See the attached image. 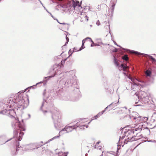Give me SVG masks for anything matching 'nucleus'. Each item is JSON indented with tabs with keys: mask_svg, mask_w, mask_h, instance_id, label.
Listing matches in <instances>:
<instances>
[{
	"mask_svg": "<svg viewBox=\"0 0 156 156\" xmlns=\"http://www.w3.org/2000/svg\"><path fill=\"white\" fill-rule=\"evenodd\" d=\"M60 66L58 64H55L51 68L50 73L51 74V76L45 77L43 81L46 82L51 78L55 76L58 79H61L59 81L58 88L60 89L57 91H60V89L68 87L73 88V90H75L76 94H79L78 82L76 77L72 73L73 71L61 72Z\"/></svg>",
	"mask_w": 156,
	"mask_h": 156,
	"instance_id": "1",
	"label": "nucleus"
},
{
	"mask_svg": "<svg viewBox=\"0 0 156 156\" xmlns=\"http://www.w3.org/2000/svg\"><path fill=\"white\" fill-rule=\"evenodd\" d=\"M12 126L14 129V136L13 138L7 141L4 140L2 142L0 143V144H3L9 141L10 140L12 139L15 140L14 144L16 145L15 147L12 149L11 153L13 156L16 155L18 151L20 154H23V151L24 150V145L23 147H19V141L22 139V137L24 135V133L22 131L25 130V128L24 125H23L19 120H15L12 124Z\"/></svg>",
	"mask_w": 156,
	"mask_h": 156,
	"instance_id": "2",
	"label": "nucleus"
},
{
	"mask_svg": "<svg viewBox=\"0 0 156 156\" xmlns=\"http://www.w3.org/2000/svg\"><path fill=\"white\" fill-rule=\"evenodd\" d=\"M25 102L23 98L22 94H20L19 95H16L14 98L11 97L8 99L7 102L8 104L7 105V106H6L7 108L0 111V114H7L13 117L16 115V113L14 110L12 109H9V108H10L14 106L13 104L14 103L17 105L18 107L21 106L24 104Z\"/></svg>",
	"mask_w": 156,
	"mask_h": 156,
	"instance_id": "3",
	"label": "nucleus"
},
{
	"mask_svg": "<svg viewBox=\"0 0 156 156\" xmlns=\"http://www.w3.org/2000/svg\"><path fill=\"white\" fill-rule=\"evenodd\" d=\"M124 133L127 138L124 141L125 144H127L129 142H131L138 140L143 137L142 135H140L139 133H137L136 136H133V134L134 133V131L133 129L129 130L127 131L124 132Z\"/></svg>",
	"mask_w": 156,
	"mask_h": 156,
	"instance_id": "4",
	"label": "nucleus"
},
{
	"mask_svg": "<svg viewBox=\"0 0 156 156\" xmlns=\"http://www.w3.org/2000/svg\"><path fill=\"white\" fill-rule=\"evenodd\" d=\"M59 2H62L64 3V4L60 5H58L57 6L62 7L64 8L69 7H73L74 9L77 6H81L79 2L76 0H58Z\"/></svg>",
	"mask_w": 156,
	"mask_h": 156,
	"instance_id": "5",
	"label": "nucleus"
},
{
	"mask_svg": "<svg viewBox=\"0 0 156 156\" xmlns=\"http://www.w3.org/2000/svg\"><path fill=\"white\" fill-rule=\"evenodd\" d=\"M128 117H130L131 120L134 119L136 120V122H137L139 121H141V122L138 123L136 126V128L135 129V131H137V129L142 130L143 128L142 122H146L148 120V118L146 117H142L139 115H137V116L134 117L133 116H131L130 115H128Z\"/></svg>",
	"mask_w": 156,
	"mask_h": 156,
	"instance_id": "6",
	"label": "nucleus"
},
{
	"mask_svg": "<svg viewBox=\"0 0 156 156\" xmlns=\"http://www.w3.org/2000/svg\"><path fill=\"white\" fill-rule=\"evenodd\" d=\"M51 112L52 113V118L53 120L55 127L56 129H57L58 125L57 123L58 122L59 119L60 113L58 111L57 108H55L53 111H51Z\"/></svg>",
	"mask_w": 156,
	"mask_h": 156,
	"instance_id": "7",
	"label": "nucleus"
},
{
	"mask_svg": "<svg viewBox=\"0 0 156 156\" xmlns=\"http://www.w3.org/2000/svg\"><path fill=\"white\" fill-rule=\"evenodd\" d=\"M78 123H76L73 126H66L59 132L60 133L64 134L72 132L74 129H76L78 126Z\"/></svg>",
	"mask_w": 156,
	"mask_h": 156,
	"instance_id": "8",
	"label": "nucleus"
},
{
	"mask_svg": "<svg viewBox=\"0 0 156 156\" xmlns=\"http://www.w3.org/2000/svg\"><path fill=\"white\" fill-rule=\"evenodd\" d=\"M127 50L129 51L130 52L133 53L137 55H142L143 56H145L146 57H148L153 62H154L156 64V60L151 55H149L147 54L141 53L134 50H130L129 49H127Z\"/></svg>",
	"mask_w": 156,
	"mask_h": 156,
	"instance_id": "9",
	"label": "nucleus"
},
{
	"mask_svg": "<svg viewBox=\"0 0 156 156\" xmlns=\"http://www.w3.org/2000/svg\"><path fill=\"white\" fill-rule=\"evenodd\" d=\"M46 90L45 89L44 90L43 94L44 96V101H45V102H46V103H47L48 102L46 100L47 99H48L49 97L46 95L47 94L46 92ZM44 101L43 102L42 105L40 108V110L43 112V113L44 115H45L46 114V113L48 112V111L47 110L44 111L42 109V107L44 106Z\"/></svg>",
	"mask_w": 156,
	"mask_h": 156,
	"instance_id": "10",
	"label": "nucleus"
},
{
	"mask_svg": "<svg viewBox=\"0 0 156 156\" xmlns=\"http://www.w3.org/2000/svg\"><path fill=\"white\" fill-rule=\"evenodd\" d=\"M115 5V3H113L112 5L111 6L109 10H108V16L111 17L113 16Z\"/></svg>",
	"mask_w": 156,
	"mask_h": 156,
	"instance_id": "11",
	"label": "nucleus"
},
{
	"mask_svg": "<svg viewBox=\"0 0 156 156\" xmlns=\"http://www.w3.org/2000/svg\"><path fill=\"white\" fill-rule=\"evenodd\" d=\"M63 99L65 101H74L75 100L69 94L66 95L63 97Z\"/></svg>",
	"mask_w": 156,
	"mask_h": 156,
	"instance_id": "12",
	"label": "nucleus"
},
{
	"mask_svg": "<svg viewBox=\"0 0 156 156\" xmlns=\"http://www.w3.org/2000/svg\"><path fill=\"white\" fill-rule=\"evenodd\" d=\"M34 147L32 144L27 145H24V150L28 151L30 150L34 149Z\"/></svg>",
	"mask_w": 156,
	"mask_h": 156,
	"instance_id": "13",
	"label": "nucleus"
},
{
	"mask_svg": "<svg viewBox=\"0 0 156 156\" xmlns=\"http://www.w3.org/2000/svg\"><path fill=\"white\" fill-rule=\"evenodd\" d=\"M42 83H44V85L46 83H44L43 81H41L40 82H38L35 85H34L30 87H28V88H33L34 89L35 88V87L37 86L38 85L39 86H41V84Z\"/></svg>",
	"mask_w": 156,
	"mask_h": 156,
	"instance_id": "14",
	"label": "nucleus"
},
{
	"mask_svg": "<svg viewBox=\"0 0 156 156\" xmlns=\"http://www.w3.org/2000/svg\"><path fill=\"white\" fill-rule=\"evenodd\" d=\"M103 113L102 112H99L95 116L92 118V120H94V119H97L100 116L102 115Z\"/></svg>",
	"mask_w": 156,
	"mask_h": 156,
	"instance_id": "15",
	"label": "nucleus"
},
{
	"mask_svg": "<svg viewBox=\"0 0 156 156\" xmlns=\"http://www.w3.org/2000/svg\"><path fill=\"white\" fill-rule=\"evenodd\" d=\"M121 67L122 70L125 71H127V69L128 68V66L124 65V64H122L121 65Z\"/></svg>",
	"mask_w": 156,
	"mask_h": 156,
	"instance_id": "16",
	"label": "nucleus"
},
{
	"mask_svg": "<svg viewBox=\"0 0 156 156\" xmlns=\"http://www.w3.org/2000/svg\"><path fill=\"white\" fill-rule=\"evenodd\" d=\"M87 39H89L90 40V41L92 42H93V41L90 38V37H87L86 38H85V39H84L82 41V46H84V43H85V41L87 40Z\"/></svg>",
	"mask_w": 156,
	"mask_h": 156,
	"instance_id": "17",
	"label": "nucleus"
},
{
	"mask_svg": "<svg viewBox=\"0 0 156 156\" xmlns=\"http://www.w3.org/2000/svg\"><path fill=\"white\" fill-rule=\"evenodd\" d=\"M77 123H78V125H79L78 127H79L80 128V129H85V128H84L85 127H86V128H87L88 127L87 126H86L84 125H80V124H79L78 122H77Z\"/></svg>",
	"mask_w": 156,
	"mask_h": 156,
	"instance_id": "18",
	"label": "nucleus"
},
{
	"mask_svg": "<svg viewBox=\"0 0 156 156\" xmlns=\"http://www.w3.org/2000/svg\"><path fill=\"white\" fill-rule=\"evenodd\" d=\"M151 74V72L149 70H147L146 71V74L147 76H150Z\"/></svg>",
	"mask_w": 156,
	"mask_h": 156,
	"instance_id": "19",
	"label": "nucleus"
},
{
	"mask_svg": "<svg viewBox=\"0 0 156 156\" xmlns=\"http://www.w3.org/2000/svg\"><path fill=\"white\" fill-rule=\"evenodd\" d=\"M122 59L125 61H127L129 60V57L127 55H125L122 56Z\"/></svg>",
	"mask_w": 156,
	"mask_h": 156,
	"instance_id": "20",
	"label": "nucleus"
},
{
	"mask_svg": "<svg viewBox=\"0 0 156 156\" xmlns=\"http://www.w3.org/2000/svg\"><path fill=\"white\" fill-rule=\"evenodd\" d=\"M114 60L115 65L117 66H119V64L117 61V59L115 56H114Z\"/></svg>",
	"mask_w": 156,
	"mask_h": 156,
	"instance_id": "21",
	"label": "nucleus"
},
{
	"mask_svg": "<svg viewBox=\"0 0 156 156\" xmlns=\"http://www.w3.org/2000/svg\"><path fill=\"white\" fill-rule=\"evenodd\" d=\"M60 134H62V133H59V135L58 136H55L53 137L52 139H50L49 140H48V141L49 142L51 141V140H54L55 139H57V138L59 137H60Z\"/></svg>",
	"mask_w": 156,
	"mask_h": 156,
	"instance_id": "22",
	"label": "nucleus"
},
{
	"mask_svg": "<svg viewBox=\"0 0 156 156\" xmlns=\"http://www.w3.org/2000/svg\"><path fill=\"white\" fill-rule=\"evenodd\" d=\"M119 102V101H118V102H116L115 103H114V102H113V105H111L110 106L112 107V108H111V109L113 108H115V107L117 106L118 105V103Z\"/></svg>",
	"mask_w": 156,
	"mask_h": 156,
	"instance_id": "23",
	"label": "nucleus"
},
{
	"mask_svg": "<svg viewBox=\"0 0 156 156\" xmlns=\"http://www.w3.org/2000/svg\"><path fill=\"white\" fill-rule=\"evenodd\" d=\"M115 44L117 46H118L119 47H120V48H122V50H125L126 51H127V52H129V53H132V52H130L129 51V50H127V49H125V48H123L121 47L119 45H118V44H117V43H116L115 42Z\"/></svg>",
	"mask_w": 156,
	"mask_h": 156,
	"instance_id": "24",
	"label": "nucleus"
},
{
	"mask_svg": "<svg viewBox=\"0 0 156 156\" xmlns=\"http://www.w3.org/2000/svg\"><path fill=\"white\" fill-rule=\"evenodd\" d=\"M74 52V51L73 50H71V49L69 50V57H68V58L70 57L72 55V53Z\"/></svg>",
	"mask_w": 156,
	"mask_h": 156,
	"instance_id": "25",
	"label": "nucleus"
},
{
	"mask_svg": "<svg viewBox=\"0 0 156 156\" xmlns=\"http://www.w3.org/2000/svg\"><path fill=\"white\" fill-rule=\"evenodd\" d=\"M113 105V103H112L111 104H110V105H109L107 107L105 108L104 110L103 111H102V112L104 113L105 112V111L106 110V109L109 107H110L111 105Z\"/></svg>",
	"mask_w": 156,
	"mask_h": 156,
	"instance_id": "26",
	"label": "nucleus"
},
{
	"mask_svg": "<svg viewBox=\"0 0 156 156\" xmlns=\"http://www.w3.org/2000/svg\"><path fill=\"white\" fill-rule=\"evenodd\" d=\"M5 138V137L4 136H0V141H2L1 143L4 141V139ZM0 143H1V142Z\"/></svg>",
	"mask_w": 156,
	"mask_h": 156,
	"instance_id": "27",
	"label": "nucleus"
},
{
	"mask_svg": "<svg viewBox=\"0 0 156 156\" xmlns=\"http://www.w3.org/2000/svg\"><path fill=\"white\" fill-rule=\"evenodd\" d=\"M125 136H120L119 141H119H120L121 140H123Z\"/></svg>",
	"mask_w": 156,
	"mask_h": 156,
	"instance_id": "28",
	"label": "nucleus"
},
{
	"mask_svg": "<svg viewBox=\"0 0 156 156\" xmlns=\"http://www.w3.org/2000/svg\"><path fill=\"white\" fill-rule=\"evenodd\" d=\"M137 80L139 82L143 83H144L145 82L144 80H141L140 79Z\"/></svg>",
	"mask_w": 156,
	"mask_h": 156,
	"instance_id": "29",
	"label": "nucleus"
},
{
	"mask_svg": "<svg viewBox=\"0 0 156 156\" xmlns=\"http://www.w3.org/2000/svg\"><path fill=\"white\" fill-rule=\"evenodd\" d=\"M118 51V49L117 48H115L114 49L112 50V52H116Z\"/></svg>",
	"mask_w": 156,
	"mask_h": 156,
	"instance_id": "30",
	"label": "nucleus"
},
{
	"mask_svg": "<svg viewBox=\"0 0 156 156\" xmlns=\"http://www.w3.org/2000/svg\"><path fill=\"white\" fill-rule=\"evenodd\" d=\"M83 46H82H82L80 48V49L79 50H78V51H80L83 49L85 47H83Z\"/></svg>",
	"mask_w": 156,
	"mask_h": 156,
	"instance_id": "31",
	"label": "nucleus"
},
{
	"mask_svg": "<svg viewBox=\"0 0 156 156\" xmlns=\"http://www.w3.org/2000/svg\"><path fill=\"white\" fill-rule=\"evenodd\" d=\"M96 24L98 25V26H99L100 25V22H99V21L98 20L97 21V22L96 23Z\"/></svg>",
	"mask_w": 156,
	"mask_h": 156,
	"instance_id": "32",
	"label": "nucleus"
},
{
	"mask_svg": "<svg viewBox=\"0 0 156 156\" xmlns=\"http://www.w3.org/2000/svg\"><path fill=\"white\" fill-rule=\"evenodd\" d=\"M68 58L67 57L66 59H65V60H63V61H62L61 62V63L62 65L63 64H64V63H65V62L66 60Z\"/></svg>",
	"mask_w": 156,
	"mask_h": 156,
	"instance_id": "33",
	"label": "nucleus"
},
{
	"mask_svg": "<svg viewBox=\"0 0 156 156\" xmlns=\"http://www.w3.org/2000/svg\"><path fill=\"white\" fill-rule=\"evenodd\" d=\"M100 141H98V142H97V143H96V144L94 146V148H97V144H99V143H100Z\"/></svg>",
	"mask_w": 156,
	"mask_h": 156,
	"instance_id": "34",
	"label": "nucleus"
},
{
	"mask_svg": "<svg viewBox=\"0 0 156 156\" xmlns=\"http://www.w3.org/2000/svg\"><path fill=\"white\" fill-rule=\"evenodd\" d=\"M66 40L67 43H68L69 40V38L67 37V36H66Z\"/></svg>",
	"mask_w": 156,
	"mask_h": 156,
	"instance_id": "35",
	"label": "nucleus"
},
{
	"mask_svg": "<svg viewBox=\"0 0 156 156\" xmlns=\"http://www.w3.org/2000/svg\"><path fill=\"white\" fill-rule=\"evenodd\" d=\"M55 20H57V21L58 22V23H60V24H66V23H59V22H58V19H56Z\"/></svg>",
	"mask_w": 156,
	"mask_h": 156,
	"instance_id": "36",
	"label": "nucleus"
},
{
	"mask_svg": "<svg viewBox=\"0 0 156 156\" xmlns=\"http://www.w3.org/2000/svg\"><path fill=\"white\" fill-rule=\"evenodd\" d=\"M92 43L93 44H94V46H99L98 44H96V43H94V42H93H93H92Z\"/></svg>",
	"mask_w": 156,
	"mask_h": 156,
	"instance_id": "37",
	"label": "nucleus"
},
{
	"mask_svg": "<svg viewBox=\"0 0 156 156\" xmlns=\"http://www.w3.org/2000/svg\"><path fill=\"white\" fill-rule=\"evenodd\" d=\"M73 50L74 51V52L76 51H78V50H77V49L75 47H74V48Z\"/></svg>",
	"mask_w": 156,
	"mask_h": 156,
	"instance_id": "38",
	"label": "nucleus"
},
{
	"mask_svg": "<svg viewBox=\"0 0 156 156\" xmlns=\"http://www.w3.org/2000/svg\"><path fill=\"white\" fill-rule=\"evenodd\" d=\"M43 7L44 8V9L46 10V11L48 12H49L48 11V10H47V9L44 6H43Z\"/></svg>",
	"mask_w": 156,
	"mask_h": 156,
	"instance_id": "39",
	"label": "nucleus"
},
{
	"mask_svg": "<svg viewBox=\"0 0 156 156\" xmlns=\"http://www.w3.org/2000/svg\"><path fill=\"white\" fill-rule=\"evenodd\" d=\"M100 7V6L99 5H98L97 6V9H99Z\"/></svg>",
	"mask_w": 156,
	"mask_h": 156,
	"instance_id": "40",
	"label": "nucleus"
},
{
	"mask_svg": "<svg viewBox=\"0 0 156 156\" xmlns=\"http://www.w3.org/2000/svg\"><path fill=\"white\" fill-rule=\"evenodd\" d=\"M48 13L51 15V16L52 18H53V16L52 15V14L50 12H49Z\"/></svg>",
	"mask_w": 156,
	"mask_h": 156,
	"instance_id": "41",
	"label": "nucleus"
},
{
	"mask_svg": "<svg viewBox=\"0 0 156 156\" xmlns=\"http://www.w3.org/2000/svg\"><path fill=\"white\" fill-rule=\"evenodd\" d=\"M105 89L106 91L107 92H108V88H107H107H105Z\"/></svg>",
	"mask_w": 156,
	"mask_h": 156,
	"instance_id": "42",
	"label": "nucleus"
},
{
	"mask_svg": "<svg viewBox=\"0 0 156 156\" xmlns=\"http://www.w3.org/2000/svg\"><path fill=\"white\" fill-rule=\"evenodd\" d=\"M39 1L40 2L41 4L43 6V4L42 3V2H41V1H40V0H39Z\"/></svg>",
	"mask_w": 156,
	"mask_h": 156,
	"instance_id": "43",
	"label": "nucleus"
},
{
	"mask_svg": "<svg viewBox=\"0 0 156 156\" xmlns=\"http://www.w3.org/2000/svg\"><path fill=\"white\" fill-rule=\"evenodd\" d=\"M94 45V44H93L92 43V44H91L90 45V46L91 47H93V46Z\"/></svg>",
	"mask_w": 156,
	"mask_h": 156,
	"instance_id": "44",
	"label": "nucleus"
},
{
	"mask_svg": "<svg viewBox=\"0 0 156 156\" xmlns=\"http://www.w3.org/2000/svg\"><path fill=\"white\" fill-rule=\"evenodd\" d=\"M119 146H118V148H117V152H118V150H119Z\"/></svg>",
	"mask_w": 156,
	"mask_h": 156,
	"instance_id": "45",
	"label": "nucleus"
},
{
	"mask_svg": "<svg viewBox=\"0 0 156 156\" xmlns=\"http://www.w3.org/2000/svg\"><path fill=\"white\" fill-rule=\"evenodd\" d=\"M148 142H153V141H152V140H149V141H147Z\"/></svg>",
	"mask_w": 156,
	"mask_h": 156,
	"instance_id": "46",
	"label": "nucleus"
},
{
	"mask_svg": "<svg viewBox=\"0 0 156 156\" xmlns=\"http://www.w3.org/2000/svg\"><path fill=\"white\" fill-rule=\"evenodd\" d=\"M128 112H128V113H129H129H130V110H129V109H128Z\"/></svg>",
	"mask_w": 156,
	"mask_h": 156,
	"instance_id": "47",
	"label": "nucleus"
},
{
	"mask_svg": "<svg viewBox=\"0 0 156 156\" xmlns=\"http://www.w3.org/2000/svg\"><path fill=\"white\" fill-rule=\"evenodd\" d=\"M103 152H103H103H102V153L101 154V156H103Z\"/></svg>",
	"mask_w": 156,
	"mask_h": 156,
	"instance_id": "48",
	"label": "nucleus"
},
{
	"mask_svg": "<svg viewBox=\"0 0 156 156\" xmlns=\"http://www.w3.org/2000/svg\"><path fill=\"white\" fill-rule=\"evenodd\" d=\"M27 88L24 91H23V92H25V91H26V90H27ZM22 92H23V91H22Z\"/></svg>",
	"mask_w": 156,
	"mask_h": 156,
	"instance_id": "49",
	"label": "nucleus"
},
{
	"mask_svg": "<svg viewBox=\"0 0 156 156\" xmlns=\"http://www.w3.org/2000/svg\"><path fill=\"white\" fill-rule=\"evenodd\" d=\"M123 73L125 75H126V73Z\"/></svg>",
	"mask_w": 156,
	"mask_h": 156,
	"instance_id": "50",
	"label": "nucleus"
},
{
	"mask_svg": "<svg viewBox=\"0 0 156 156\" xmlns=\"http://www.w3.org/2000/svg\"><path fill=\"white\" fill-rule=\"evenodd\" d=\"M28 116H29V118H30V114H28Z\"/></svg>",
	"mask_w": 156,
	"mask_h": 156,
	"instance_id": "51",
	"label": "nucleus"
},
{
	"mask_svg": "<svg viewBox=\"0 0 156 156\" xmlns=\"http://www.w3.org/2000/svg\"><path fill=\"white\" fill-rule=\"evenodd\" d=\"M153 142H156V140H154Z\"/></svg>",
	"mask_w": 156,
	"mask_h": 156,
	"instance_id": "52",
	"label": "nucleus"
},
{
	"mask_svg": "<svg viewBox=\"0 0 156 156\" xmlns=\"http://www.w3.org/2000/svg\"><path fill=\"white\" fill-rule=\"evenodd\" d=\"M124 108L126 109H127V108L126 107H125Z\"/></svg>",
	"mask_w": 156,
	"mask_h": 156,
	"instance_id": "53",
	"label": "nucleus"
},
{
	"mask_svg": "<svg viewBox=\"0 0 156 156\" xmlns=\"http://www.w3.org/2000/svg\"><path fill=\"white\" fill-rule=\"evenodd\" d=\"M53 18L55 20L56 19L54 18V16H53Z\"/></svg>",
	"mask_w": 156,
	"mask_h": 156,
	"instance_id": "54",
	"label": "nucleus"
},
{
	"mask_svg": "<svg viewBox=\"0 0 156 156\" xmlns=\"http://www.w3.org/2000/svg\"><path fill=\"white\" fill-rule=\"evenodd\" d=\"M67 43H67V41H66V42L65 43V44L66 45Z\"/></svg>",
	"mask_w": 156,
	"mask_h": 156,
	"instance_id": "55",
	"label": "nucleus"
},
{
	"mask_svg": "<svg viewBox=\"0 0 156 156\" xmlns=\"http://www.w3.org/2000/svg\"><path fill=\"white\" fill-rule=\"evenodd\" d=\"M65 45H63L62 47V48L63 47H64L65 46Z\"/></svg>",
	"mask_w": 156,
	"mask_h": 156,
	"instance_id": "56",
	"label": "nucleus"
},
{
	"mask_svg": "<svg viewBox=\"0 0 156 156\" xmlns=\"http://www.w3.org/2000/svg\"><path fill=\"white\" fill-rule=\"evenodd\" d=\"M108 27L110 29V26H108Z\"/></svg>",
	"mask_w": 156,
	"mask_h": 156,
	"instance_id": "57",
	"label": "nucleus"
},
{
	"mask_svg": "<svg viewBox=\"0 0 156 156\" xmlns=\"http://www.w3.org/2000/svg\"><path fill=\"white\" fill-rule=\"evenodd\" d=\"M139 105H135L136 106H139Z\"/></svg>",
	"mask_w": 156,
	"mask_h": 156,
	"instance_id": "58",
	"label": "nucleus"
},
{
	"mask_svg": "<svg viewBox=\"0 0 156 156\" xmlns=\"http://www.w3.org/2000/svg\"><path fill=\"white\" fill-rule=\"evenodd\" d=\"M51 0L52 1V2H54L53 1V0Z\"/></svg>",
	"mask_w": 156,
	"mask_h": 156,
	"instance_id": "59",
	"label": "nucleus"
},
{
	"mask_svg": "<svg viewBox=\"0 0 156 156\" xmlns=\"http://www.w3.org/2000/svg\"><path fill=\"white\" fill-rule=\"evenodd\" d=\"M134 85H136V83H134Z\"/></svg>",
	"mask_w": 156,
	"mask_h": 156,
	"instance_id": "60",
	"label": "nucleus"
},
{
	"mask_svg": "<svg viewBox=\"0 0 156 156\" xmlns=\"http://www.w3.org/2000/svg\"><path fill=\"white\" fill-rule=\"evenodd\" d=\"M81 3H82V1H81V2H80L81 4Z\"/></svg>",
	"mask_w": 156,
	"mask_h": 156,
	"instance_id": "61",
	"label": "nucleus"
},
{
	"mask_svg": "<svg viewBox=\"0 0 156 156\" xmlns=\"http://www.w3.org/2000/svg\"><path fill=\"white\" fill-rule=\"evenodd\" d=\"M90 122H89L88 123V124H89V123Z\"/></svg>",
	"mask_w": 156,
	"mask_h": 156,
	"instance_id": "62",
	"label": "nucleus"
},
{
	"mask_svg": "<svg viewBox=\"0 0 156 156\" xmlns=\"http://www.w3.org/2000/svg\"><path fill=\"white\" fill-rule=\"evenodd\" d=\"M65 156H67V154H66V155H65Z\"/></svg>",
	"mask_w": 156,
	"mask_h": 156,
	"instance_id": "63",
	"label": "nucleus"
},
{
	"mask_svg": "<svg viewBox=\"0 0 156 156\" xmlns=\"http://www.w3.org/2000/svg\"><path fill=\"white\" fill-rule=\"evenodd\" d=\"M86 17H87V16H86Z\"/></svg>",
	"mask_w": 156,
	"mask_h": 156,
	"instance_id": "64",
	"label": "nucleus"
}]
</instances>
